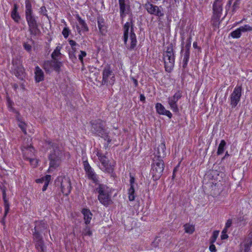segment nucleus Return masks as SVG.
I'll use <instances>...</instances> for the list:
<instances>
[{
  "label": "nucleus",
  "mask_w": 252,
  "mask_h": 252,
  "mask_svg": "<svg viewBox=\"0 0 252 252\" xmlns=\"http://www.w3.org/2000/svg\"><path fill=\"white\" fill-rule=\"evenodd\" d=\"M51 146L52 151H51L49 156V170L52 171L60 165L63 156V153L57 143H53L51 144Z\"/></svg>",
  "instance_id": "obj_1"
},
{
  "label": "nucleus",
  "mask_w": 252,
  "mask_h": 252,
  "mask_svg": "<svg viewBox=\"0 0 252 252\" xmlns=\"http://www.w3.org/2000/svg\"><path fill=\"white\" fill-rule=\"evenodd\" d=\"M130 26H131L130 33V45H127L126 46L127 48L130 50H132L134 49L135 47L137 44V40L136 35L133 32V29L132 28V24L131 25L130 23L126 22L124 27V41L125 43L126 44V42L128 37V31Z\"/></svg>",
  "instance_id": "obj_2"
},
{
  "label": "nucleus",
  "mask_w": 252,
  "mask_h": 252,
  "mask_svg": "<svg viewBox=\"0 0 252 252\" xmlns=\"http://www.w3.org/2000/svg\"><path fill=\"white\" fill-rule=\"evenodd\" d=\"M163 60L165 70L170 72L173 69L175 63V56L172 46L167 47L163 53Z\"/></svg>",
  "instance_id": "obj_3"
},
{
  "label": "nucleus",
  "mask_w": 252,
  "mask_h": 252,
  "mask_svg": "<svg viewBox=\"0 0 252 252\" xmlns=\"http://www.w3.org/2000/svg\"><path fill=\"white\" fill-rule=\"evenodd\" d=\"M96 191L99 193L98 199L104 205H108L111 203L110 197L108 194V188L103 184H99Z\"/></svg>",
  "instance_id": "obj_4"
},
{
  "label": "nucleus",
  "mask_w": 252,
  "mask_h": 252,
  "mask_svg": "<svg viewBox=\"0 0 252 252\" xmlns=\"http://www.w3.org/2000/svg\"><path fill=\"white\" fill-rule=\"evenodd\" d=\"M56 185L60 187L62 193L67 195L70 192L71 186L70 180L66 177H59L55 181Z\"/></svg>",
  "instance_id": "obj_5"
},
{
  "label": "nucleus",
  "mask_w": 252,
  "mask_h": 252,
  "mask_svg": "<svg viewBox=\"0 0 252 252\" xmlns=\"http://www.w3.org/2000/svg\"><path fill=\"white\" fill-rule=\"evenodd\" d=\"M164 169V164L161 159L154 158L152 169V173L154 180L158 179L162 174Z\"/></svg>",
  "instance_id": "obj_6"
},
{
  "label": "nucleus",
  "mask_w": 252,
  "mask_h": 252,
  "mask_svg": "<svg viewBox=\"0 0 252 252\" xmlns=\"http://www.w3.org/2000/svg\"><path fill=\"white\" fill-rule=\"evenodd\" d=\"M92 131L97 133L99 136L107 138L108 133L105 128L104 123L100 120H97L92 123Z\"/></svg>",
  "instance_id": "obj_7"
},
{
  "label": "nucleus",
  "mask_w": 252,
  "mask_h": 252,
  "mask_svg": "<svg viewBox=\"0 0 252 252\" xmlns=\"http://www.w3.org/2000/svg\"><path fill=\"white\" fill-rule=\"evenodd\" d=\"M115 81V76L109 67L104 68L102 73V85H112Z\"/></svg>",
  "instance_id": "obj_8"
},
{
  "label": "nucleus",
  "mask_w": 252,
  "mask_h": 252,
  "mask_svg": "<svg viewBox=\"0 0 252 252\" xmlns=\"http://www.w3.org/2000/svg\"><path fill=\"white\" fill-rule=\"evenodd\" d=\"M242 95V87L236 86L230 95V105L232 108L236 106Z\"/></svg>",
  "instance_id": "obj_9"
},
{
  "label": "nucleus",
  "mask_w": 252,
  "mask_h": 252,
  "mask_svg": "<svg viewBox=\"0 0 252 252\" xmlns=\"http://www.w3.org/2000/svg\"><path fill=\"white\" fill-rule=\"evenodd\" d=\"M182 97V92L178 91L175 94L168 98V103L170 108L174 112H178L179 110L177 102Z\"/></svg>",
  "instance_id": "obj_10"
},
{
  "label": "nucleus",
  "mask_w": 252,
  "mask_h": 252,
  "mask_svg": "<svg viewBox=\"0 0 252 252\" xmlns=\"http://www.w3.org/2000/svg\"><path fill=\"white\" fill-rule=\"evenodd\" d=\"M145 8L147 10V12L151 14L155 15L159 17H161L163 15V13L162 12L160 7L149 2L145 3Z\"/></svg>",
  "instance_id": "obj_11"
},
{
  "label": "nucleus",
  "mask_w": 252,
  "mask_h": 252,
  "mask_svg": "<svg viewBox=\"0 0 252 252\" xmlns=\"http://www.w3.org/2000/svg\"><path fill=\"white\" fill-rule=\"evenodd\" d=\"M47 224L43 221H39L35 222L34 227V232L33 234V237L37 234L40 235V232H44V235H45L46 233H48L50 234V231L47 230Z\"/></svg>",
  "instance_id": "obj_12"
},
{
  "label": "nucleus",
  "mask_w": 252,
  "mask_h": 252,
  "mask_svg": "<svg viewBox=\"0 0 252 252\" xmlns=\"http://www.w3.org/2000/svg\"><path fill=\"white\" fill-rule=\"evenodd\" d=\"M97 156H98L99 160L101 164L100 168L102 170L105 171L107 172L110 173L112 172L113 168L109 164L107 158L105 156H102V154L99 152H97Z\"/></svg>",
  "instance_id": "obj_13"
},
{
  "label": "nucleus",
  "mask_w": 252,
  "mask_h": 252,
  "mask_svg": "<svg viewBox=\"0 0 252 252\" xmlns=\"http://www.w3.org/2000/svg\"><path fill=\"white\" fill-rule=\"evenodd\" d=\"M165 149V142L162 141L156 149L154 158L162 159L166 156Z\"/></svg>",
  "instance_id": "obj_14"
},
{
  "label": "nucleus",
  "mask_w": 252,
  "mask_h": 252,
  "mask_svg": "<svg viewBox=\"0 0 252 252\" xmlns=\"http://www.w3.org/2000/svg\"><path fill=\"white\" fill-rule=\"evenodd\" d=\"M33 238L35 242V246L36 250L39 252H46V247L41 235L36 234Z\"/></svg>",
  "instance_id": "obj_15"
},
{
  "label": "nucleus",
  "mask_w": 252,
  "mask_h": 252,
  "mask_svg": "<svg viewBox=\"0 0 252 252\" xmlns=\"http://www.w3.org/2000/svg\"><path fill=\"white\" fill-rule=\"evenodd\" d=\"M24 156H26V154H28L29 151H30L31 156L30 157H27V159L29 160L31 164L34 167H35L37 164V160L36 159L32 158L33 155L34 149L33 147L31 146H28L27 147H24L22 148Z\"/></svg>",
  "instance_id": "obj_16"
},
{
  "label": "nucleus",
  "mask_w": 252,
  "mask_h": 252,
  "mask_svg": "<svg viewBox=\"0 0 252 252\" xmlns=\"http://www.w3.org/2000/svg\"><path fill=\"white\" fill-rule=\"evenodd\" d=\"M31 34L36 35L39 32L37 24L34 17L27 19Z\"/></svg>",
  "instance_id": "obj_17"
},
{
  "label": "nucleus",
  "mask_w": 252,
  "mask_h": 252,
  "mask_svg": "<svg viewBox=\"0 0 252 252\" xmlns=\"http://www.w3.org/2000/svg\"><path fill=\"white\" fill-rule=\"evenodd\" d=\"M34 73L36 82L38 83L44 80V75L43 71L38 66L35 67Z\"/></svg>",
  "instance_id": "obj_18"
},
{
  "label": "nucleus",
  "mask_w": 252,
  "mask_h": 252,
  "mask_svg": "<svg viewBox=\"0 0 252 252\" xmlns=\"http://www.w3.org/2000/svg\"><path fill=\"white\" fill-rule=\"evenodd\" d=\"M222 6V0H215L213 6V13L221 14Z\"/></svg>",
  "instance_id": "obj_19"
},
{
  "label": "nucleus",
  "mask_w": 252,
  "mask_h": 252,
  "mask_svg": "<svg viewBox=\"0 0 252 252\" xmlns=\"http://www.w3.org/2000/svg\"><path fill=\"white\" fill-rule=\"evenodd\" d=\"M135 179L133 176H130V187L128 189V198L129 201H133L135 199L134 196V189L133 187V183L134 182Z\"/></svg>",
  "instance_id": "obj_20"
},
{
  "label": "nucleus",
  "mask_w": 252,
  "mask_h": 252,
  "mask_svg": "<svg viewBox=\"0 0 252 252\" xmlns=\"http://www.w3.org/2000/svg\"><path fill=\"white\" fill-rule=\"evenodd\" d=\"M82 213L84 215V220L85 224H89L92 220L93 214L91 213L90 210L87 209H83L82 210Z\"/></svg>",
  "instance_id": "obj_21"
},
{
  "label": "nucleus",
  "mask_w": 252,
  "mask_h": 252,
  "mask_svg": "<svg viewBox=\"0 0 252 252\" xmlns=\"http://www.w3.org/2000/svg\"><path fill=\"white\" fill-rule=\"evenodd\" d=\"M221 14L213 13L212 17V24L214 27H218L220 23V18Z\"/></svg>",
  "instance_id": "obj_22"
},
{
  "label": "nucleus",
  "mask_w": 252,
  "mask_h": 252,
  "mask_svg": "<svg viewBox=\"0 0 252 252\" xmlns=\"http://www.w3.org/2000/svg\"><path fill=\"white\" fill-rule=\"evenodd\" d=\"M86 174L88 178L92 180L94 183L96 184L98 183L97 175L92 169L86 172Z\"/></svg>",
  "instance_id": "obj_23"
},
{
  "label": "nucleus",
  "mask_w": 252,
  "mask_h": 252,
  "mask_svg": "<svg viewBox=\"0 0 252 252\" xmlns=\"http://www.w3.org/2000/svg\"><path fill=\"white\" fill-rule=\"evenodd\" d=\"M32 13V5L29 2H27L26 4V20L34 17Z\"/></svg>",
  "instance_id": "obj_24"
},
{
  "label": "nucleus",
  "mask_w": 252,
  "mask_h": 252,
  "mask_svg": "<svg viewBox=\"0 0 252 252\" xmlns=\"http://www.w3.org/2000/svg\"><path fill=\"white\" fill-rule=\"evenodd\" d=\"M52 69L57 72L60 71V67L62 65V62L58 61V60H53L51 61Z\"/></svg>",
  "instance_id": "obj_25"
},
{
  "label": "nucleus",
  "mask_w": 252,
  "mask_h": 252,
  "mask_svg": "<svg viewBox=\"0 0 252 252\" xmlns=\"http://www.w3.org/2000/svg\"><path fill=\"white\" fill-rule=\"evenodd\" d=\"M184 228L185 232L189 234H192L195 230L194 226L189 223H186L184 224Z\"/></svg>",
  "instance_id": "obj_26"
},
{
  "label": "nucleus",
  "mask_w": 252,
  "mask_h": 252,
  "mask_svg": "<svg viewBox=\"0 0 252 252\" xmlns=\"http://www.w3.org/2000/svg\"><path fill=\"white\" fill-rule=\"evenodd\" d=\"M18 7L16 4L14 5V8L11 12V17L16 22H18L20 19V16L18 12Z\"/></svg>",
  "instance_id": "obj_27"
},
{
  "label": "nucleus",
  "mask_w": 252,
  "mask_h": 252,
  "mask_svg": "<svg viewBox=\"0 0 252 252\" xmlns=\"http://www.w3.org/2000/svg\"><path fill=\"white\" fill-rule=\"evenodd\" d=\"M2 197L4 201V209H5V212L4 214V218L6 217L7 213H8L9 210V204L8 201V200L6 198V193L4 192V194H2Z\"/></svg>",
  "instance_id": "obj_28"
},
{
  "label": "nucleus",
  "mask_w": 252,
  "mask_h": 252,
  "mask_svg": "<svg viewBox=\"0 0 252 252\" xmlns=\"http://www.w3.org/2000/svg\"><path fill=\"white\" fill-rule=\"evenodd\" d=\"M61 47L58 46L54 50L51 55V57L53 60H58V58L61 55L60 52Z\"/></svg>",
  "instance_id": "obj_29"
},
{
  "label": "nucleus",
  "mask_w": 252,
  "mask_h": 252,
  "mask_svg": "<svg viewBox=\"0 0 252 252\" xmlns=\"http://www.w3.org/2000/svg\"><path fill=\"white\" fill-rule=\"evenodd\" d=\"M183 56V67L185 68L188 64V62L189 61V51H184L183 53H182Z\"/></svg>",
  "instance_id": "obj_30"
},
{
  "label": "nucleus",
  "mask_w": 252,
  "mask_h": 252,
  "mask_svg": "<svg viewBox=\"0 0 252 252\" xmlns=\"http://www.w3.org/2000/svg\"><path fill=\"white\" fill-rule=\"evenodd\" d=\"M252 245V231L251 232L249 235H248L247 238L246 239L245 243H244V247L251 248Z\"/></svg>",
  "instance_id": "obj_31"
},
{
  "label": "nucleus",
  "mask_w": 252,
  "mask_h": 252,
  "mask_svg": "<svg viewBox=\"0 0 252 252\" xmlns=\"http://www.w3.org/2000/svg\"><path fill=\"white\" fill-rule=\"evenodd\" d=\"M120 8V14L122 17H123L125 15V11L126 10V5L125 3V0H119Z\"/></svg>",
  "instance_id": "obj_32"
},
{
  "label": "nucleus",
  "mask_w": 252,
  "mask_h": 252,
  "mask_svg": "<svg viewBox=\"0 0 252 252\" xmlns=\"http://www.w3.org/2000/svg\"><path fill=\"white\" fill-rule=\"evenodd\" d=\"M98 26L100 32L102 34H104L106 32V27L103 24V22L98 20Z\"/></svg>",
  "instance_id": "obj_33"
},
{
  "label": "nucleus",
  "mask_w": 252,
  "mask_h": 252,
  "mask_svg": "<svg viewBox=\"0 0 252 252\" xmlns=\"http://www.w3.org/2000/svg\"><path fill=\"white\" fill-rule=\"evenodd\" d=\"M226 145V143L224 140H222L220 141V143L219 146L218 151H217V154L218 155H220L221 154L224 150V147Z\"/></svg>",
  "instance_id": "obj_34"
},
{
  "label": "nucleus",
  "mask_w": 252,
  "mask_h": 252,
  "mask_svg": "<svg viewBox=\"0 0 252 252\" xmlns=\"http://www.w3.org/2000/svg\"><path fill=\"white\" fill-rule=\"evenodd\" d=\"M156 108L158 113L160 115H162L165 110L164 107L159 103H157L156 104Z\"/></svg>",
  "instance_id": "obj_35"
},
{
  "label": "nucleus",
  "mask_w": 252,
  "mask_h": 252,
  "mask_svg": "<svg viewBox=\"0 0 252 252\" xmlns=\"http://www.w3.org/2000/svg\"><path fill=\"white\" fill-rule=\"evenodd\" d=\"M92 235V232L91 230L90 227L86 225V227L83 229L82 231V235L84 236H91Z\"/></svg>",
  "instance_id": "obj_36"
},
{
  "label": "nucleus",
  "mask_w": 252,
  "mask_h": 252,
  "mask_svg": "<svg viewBox=\"0 0 252 252\" xmlns=\"http://www.w3.org/2000/svg\"><path fill=\"white\" fill-rule=\"evenodd\" d=\"M240 2L241 1L239 0H235L232 5L231 10L232 14L236 12V11L239 8Z\"/></svg>",
  "instance_id": "obj_37"
},
{
  "label": "nucleus",
  "mask_w": 252,
  "mask_h": 252,
  "mask_svg": "<svg viewBox=\"0 0 252 252\" xmlns=\"http://www.w3.org/2000/svg\"><path fill=\"white\" fill-rule=\"evenodd\" d=\"M219 233H220V231H219V230H215L213 232V235L210 239V243L211 244H214L216 242V241L219 236Z\"/></svg>",
  "instance_id": "obj_38"
},
{
  "label": "nucleus",
  "mask_w": 252,
  "mask_h": 252,
  "mask_svg": "<svg viewBox=\"0 0 252 252\" xmlns=\"http://www.w3.org/2000/svg\"><path fill=\"white\" fill-rule=\"evenodd\" d=\"M242 32H241L239 28L236 29L235 31L232 32L231 33V35L233 38H239L241 35Z\"/></svg>",
  "instance_id": "obj_39"
},
{
  "label": "nucleus",
  "mask_w": 252,
  "mask_h": 252,
  "mask_svg": "<svg viewBox=\"0 0 252 252\" xmlns=\"http://www.w3.org/2000/svg\"><path fill=\"white\" fill-rule=\"evenodd\" d=\"M239 29L242 32H245L249 31H252V26H251L249 25H245L243 26L240 27Z\"/></svg>",
  "instance_id": "obj_40"
},
{
  "label": "nucleus",
  "mask_w": 252,
  "mask_h": 252,
  "mask_svg": "<svg viewBox=\"0 0 252 252\" xmlns=\"http://www.w3.org/2000/svg\"><path fill=\"white\" fill-rule=\"evenodd\" d=\"M52 64H51V61H46L43 64V68L47 72H49L52 69Z\"/></svg>",
  "instance_id": "obj_41"
},
{
  "label": "nucleus",
  "mask_w": 252,
  "mask_h": 252,
  "mask_svg": "<svg viewBox=\"0 0 252 252\" xmlns=\"http://www.w3.org/2000/svg\"><path fill=\"white\" fill-rule=\"evenodd\" d=\"M78 21L81 27V30H84L85 31H88V28L85 21L83 20H82L81 18H79Z\"/></svg>",
  "instance_id": "obj_42"
},
{
  "label": "nucleus",
  "mask_w": 252,
  "mask_h": 252,
  "mask_svg": "<svg viewBox=\"0 0 252 252\" xmlns=\"http://www.w3.org/2000/svg\"><path fill=\"white\" fill-rule=\"evenodd\" d=\"M83 165L86 172L92 169L87 160L84 161Z\"/></svg>",
  "instance_id": "obj_43"
},
{
  "label": "nucleus",
  "mask_w": 252,
  "mask_h": 252,
  "mask_svg": "<svg viewBox=\"0 0 252 252\" xmlns=\"http://www.w3.org/2000/svg\"><path fill=\"white\" fill-rule=\"evenodd\" d=\"M19 126L21 128L23 132L26 134H27V132L26 130V124L23 122H20L18 124Z\"/></svg>",
  "instance_id": "obj_44"
},
{
  "label": "nucleus",
  "mask_w": 252,
  "mask_h": 252,
  "mask_svg": "<svg viewBox=\"0 0 252 252\" xmlns=\"http://www.w3.org/2000/svg\"><path fill=\"white\" fill-rule=\"evenodd\" d=\"M69 30L67 28H64L62 32V33L65 38H67L68 36L69 33Z\"/></svg>",
  "instance_id": "obj_45"
},
{
  "label": "nucleus",
  "mask_w": 252,
  "mask_h": 252,
  "mask_svg": "<svg viewBox=\"0 0 252 252\" xmlns=\"http://www.w3.org/2000/svg\"><path fill=\"white\" fill-rule=\"evenodd\" d=\"M191 46V42L189 40V42L186 44L185 48L183 49L181 51L182 53L184 52V51H189V49Z\"/></svg>",
  "instance_id": "obj_46"
},
{
  "label": "nucleus",
  "mask_w": 252,
  "mask_h": 252,
  "mask_svg": "<svg viewBox=\"0 0 252 252\" xmlns=\"http://www.w3.org/2000/svg\"><path fill=\"white\" fill-rule=\"evenodd\" d=\"M86 55L87 54L86 52L83 51H80V54L79 55V59L82 63H83V58L86 57Z\"/></svg>",
  "instance_id": "obj_47"
},
{
  "label": "nucleus",
  "mask_w": 252,
  "mask_h": 252,
  "mask_svg": "<svg viewBox=\"0 0 252 252\" xmlns=\"http://www.w3.org/2000/svg\"><path fill=\"white\" fill-rule=\"evenodd\" d=\"M69 43L71 45L72 50L75 52V48L74 46L76 45V42L73 40H69Z\"/></svg>",
  "instance_id": "obj_48"
},
{
  "label": "nucleus",
  "mask_w": 252,
  "mask_h": 252,
  "mask_svg": "<svg viewBox=\"0 0 252 252\" xmlns=\"http://www.w3.org/2000/svg\"><path fill=\"white\" fill-rule=\"evenodd\" d=\"M227 232V230L226 229H224L222 231V235H221V239H227L228 237V235L226 234V233Z\"/></svg>",
  "instance_id": "obj_49"
},
{
  "label": "nucleus",
  "mask_w": 252,
  "mask_h": 252,
  "mask_svg": "<svg viewBox=\"0 0 252 252\" xmlns=\"http://www.w3.org/2000/svg\"><path fill=\"white\" fill-rule=\"evenodd\" d=\"M24 47L25 49L29 52H30L32 49L31 45L27 43H25L24 44Z\"/></svg>",
  "instance_id": "obj_50"
},
{
  "label": "nucleus",
  "mask_w": 252,
  "mask_h": 252,
  "mask_svg": "<svg viewBox=\"0 0 252 252\" xmlns=\"http://www.w3.org/2000/svg\"><path fill=\"white\" fill-rule=\"evenodd\" d=\"M163 115H166L167 116V117H168L169 118H171L172 116V115L171 114V113L168 111V110H167L165 109V110L164 111V113H163Z\"/></svg>",
  "instance_id": "obj_51"
},
{
  "label": "nucleus",
  "mask_w": 252,
  "mask_h": 252,
  "mask_svg": "<svg viewBox=\"0 0 252 252\" xmlns=\"http://www.w3.org/2000/svg\"><path fill=\"white\" fill-rule=\"evenodd\" d=\"M209 250L211 252H216L217 251L216 247L214 244H211L209 247Z\"/></svg>",
  "instance_id": "obj_52"
},
{
  "label": "nucleus",
  "mask_w": 252,
  "mask_h": 252,
  "mask_svg": "<svg viewBox=\"0 0 252 252\" xmlns=\"http://www.w3.org/2000/svg\"><path fill=\"white\" fill-rule=\"evenodd\" d=\"M231 224L232 221L230 220H228L225 224V228L224 229H226V230H227V229L231 225Z\"/></svg>",
  "instance_id": "obj_53"
},
{
  "label": "nucleus",
  "mask_w": 252,
  "mask_h": 252,
  "mask_svg": "<svg viewBox=\"0 0 252 252\" xmlns=\"http://www.w3.org/2000/svg\"><path fill=\"white\" fill-rule=\"evenodd\" d=\"M43 178H44V182H47L48 184H49V183L51 180V176L50 175H46Z\"/></svg>",
  "instance_id": "obj_54"
},
{
  "label": "nucleus",
  "mask_w": 252,
  "mask_h": 252,
  "mask_svg": "<svg viewBox=\"0 0 252 252\" xmlns=\"http://www.w3.org/2000/svg\"><path fill=\"white\" fill-rule=\"evenodd\" d=\"M233 0H229L227 4H226V11H227V10H228V9L230 8L231 5V3H232V1Z\"/></svg>",
  "instance_id": "obj_55"
},
{
  "label": "nucleus",
  "mask_w": 252,
  "mask_h": 252,
  "mask_svg": "<svg viewBox=\"0 0 252 252\" xmlns=\"http://www.w3.org/2000/svg\"><path fill=\"white\" fill-rule=\"evenodd\" d=\"M44 186H43V187L42 188V191H43L46 190L47 188V187L48 186V184H48L47 182H44Z\"/></svg>",
  "instance_id": "obj_56"
},
{
  "label": "nucleus",
  "mask_w": 252,
  "mask_h": 252,
  "mask_svg": "<svg viewBox=\"0 0 252 252\" xmlns=\"http://www.w3.org/2000/svg\"><path fill=\"white\" fill-rule=\"evenodd\" d=\"M69 57H70V58H71L72 60H76V57L75 56V55H74V53H69Z\"/></svg>",
  "instance_id": "obj_57"
},
{
  "label": "nucleus",
  "mask_w": 252,
  "mask_h": 252,
  "mask_svg": "<svg viewBox=\"0 0 252 252\" xmlns=\"http://www.w3.org/2000/svg\"><path fill=\"white\" fill-rule=\"evenodd\" d=\"M140 99L141 101L144 102L145 100V97L143 94H141L140 95Z\"/></svg>",
  "instance_id": "obj_58"
},
{
  "label": "nucleus",
  "mask_w": 252,
  "mask_h": 252,
  "mask_svg": "<svg viewBox=\"0 0 252 252\" xmlns=\"http://www.w3.org/2000/svg\"><path fill=\"white\" fill-rule=\"evenodd\" d=\"M132 80H133L134 83V85H135V87H137V85H138V81L136 79H134V78H132Z\"/></svg>",
  "instance_id": "obj_59"
},
{
  "label": "nucleus",
  "mask_w": 252,
  "mask_h": 252,
  "mask_svg": "<svg viewBox=\"0 0 252 252\" xmlns=\"http://www.w3.org/2000/svg\"><path fill=\"white\" fill-rule=\"evenodd\" d=\"M37 183H43L44 182V178L38 179L36 180Z\"/></svg>",
  "instance_id": "obj_60"
},
{
  "label": "nucleus",
  "mask_w": 252,
  "mask_h": 252,
  "mask_svg": "<svg viewBox=\"0 0 252 252\" xmlns=\"http://www.w3.org/2000/svg\"><path fill=\"white\" fill-rule=\"evenodd\" d=\"M28 154H26V156H24V157L26 159H27V157H30L31 156V152L30 151H29L27 153Z\"/></svg>",
  "instance_id": "obj_61"
},
{
  "label": "nucleus",
  "mask_w": 252,
  "mask_h": 252,
  "mask_svg": "<svg viewBox=\"0 0 252 252\" xmlns=\"http://www.w3.org/2000/svg\"><path fill=\"white\" fill-rule=\"evenodd\" d=\"M211 174H213V175H215V174H217L218 175H219L218 172L217 171H214V170H212L211 171Z\"/></svg>",
  "instance_id": "obj_62"
},
{
  "label": "nucleus",
  "mask_w": 252,
  "mask_h": 252,
  "mask_svg": "<svg viewBox=\"0 0 252 252\" xmlns=\"http://www.w3.org/2000/svg\"><path fill=\"white\" fill-rule=\"evenodd\" d=\"M250 250V248H247V247H244V252H249Z\"/></svg>",
  "instance_id": "obj_63"
},
{
  "label": "nucleus",
  "mask_w": 252,
  "mask_h": 252,
  "mask_svg": "<svg viewBox=\"0 0 252 252\" xmlns=\"http://www.w3.org/2000/svg\"><path fill=\"white\" fill-rule=\"evenodd\" d=\"M193 46L194 48H198V46H197V42H195L193 43Z\"/></svg>",
  "instance_id": "obj_64"
}]
</instances>
